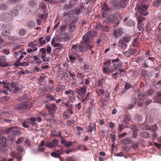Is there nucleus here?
Returning a JSON list of instances; mask_svg holds the SVG:
<instances>
[{
    "mask_svg": "<svg viewBox=\"0 0 161 161\" xmlns=\"http://www.w3.org/2000/svg\"><path fill=\"white\" fill-rule=\"evenodd\" d=\"M76 54H73L71 53H69V58L71 61L72 63H74L76 59Z\"/></svg>",
    "mask_w": 161,
    "mask_h": 161,
    "instance_id": "nucleus-23",
    "label": "nucleus"
},
{
    "mask_svg": "<svg viewBox=\"0 0 161 161\" xmlns=\"http://www.w3.org/2000/svg\"><path fill=\"white\" fill-rule=\"evenodd\" d=\"M132 141L130 137L125 138L120 141L121 143L124 145H128L132 143Z\"/></svg>",
    "mask_w": 161,
    "mask_h": 161,
    "instance_id": "nucleus-17",
    "label": "nucleus"
},
{
    "mask_svg": "<svg viewBox=\"0 0 161 161\" xmlns=\"http://www.w3.org/2000/svg\"><path fill=\"white\" fill-rule=\"evenodd\" d=\"M11 12L15 16H17L19 14V11L17 9L13 8L11 10Z\"/></svg>",
    "mask_w": 161,
    "mask_h": 161,
    "instance_id": "nucleus-36",
    "label": "nucleus"
},
{
    "mask_svg": "<svg viewBox=\"0 0 161 161\" xmlns=\"http://www.w3.org/2000/svg\"><path fill=\"white\" fill-rule=\"evenodd\" d=\"M137 50L136 48H130L127 51L124 53L125 56L126 58H129L131 55H133L137 52Z\"/></svg>",
    "mask_w": 161,
    "mask_h": 161,
    "instance_id": "nucleus-7",
    "label": "nucleus"
},
{
    "mask_svg": "<svg viewBox=\"0 0 161 161\" xmlns=\"http://www.w3.org/2000/svg\"><path fill=\"white\" fill-rule=\"evenodd\" d=\"M130 120V116L127 114H125L124 116V121L128 123Z\"/></svg>",
    "mask_w": 161,
    "mask_h": 161,
    "instance_id": "nucleus-52",
    "label": "nucleus"
},
{
    "mask_svg": "<svg viewBox=\"0 0 161 161\" xmlns=\"http://www.w3.org/2000/svg\"><path fill=\"white\" fill-rule=\"evenodd\" d=\"M20 0H9L7 1V3L9 4H14L18 3Z\"/></svg>",
    "mask_w": 161,
    "mask_h": 161,
    "instance_id": "nucleus-44",
    "label": "nucleus"
},
{
    "mask_svg": "<svg viewBox=\"0 0 161 161\" xmlns=\"http://www.w3.org/2000/svg\"><path fill=\"white\" fill-rule=\"evenodd\" d=\"M81 97V101L82 103H84L87 100H88V99L87 97L85 95H80Z\"/></svg>",
    "mask_w": 161,
    "mask_h": 161,
    "instance_id": "nucleus-45",
    "label": "nucleus"
},
{
    "mask_svg": "<svg viewBox=\"0 0 161 161\" xmlns=\"http://www.w3.org/2000/svg\"><path fill=\"white\" fill-rule=\"evenodd\" d=\"M73 114V110L66 109L63 113V116L64 119H68L70 118L71 115H72Z\"/></svg>",
    "mask_w": 161,
    "mask_h": 161,
    "instance_id": "nucleus-15",
    "label": "nucleus"
},
{
    "mask_svg": "<svg viewBox=\"0 0 161 161\" xmlns=\"http://www.w3.org/2000/svg\"><path fill=\"white\" fill-rule=\"evenodd\" d=\"M148 7L147 4H144L142 2H140L136 5V9L141 16H146L148 14V12L147 11Z\"/></svg>",
    "mask_w": 161,
    "mask_h": 161,
    "instance_id": "nucleus-1",
    "label": "nucleus"
},
{
    "mask_svg": "<svg viewBox=\"0 0 161 161\" xmlns=\"http://www.w3.org/2000/svg\"><path fill=\"white\" fill-rule=\"evenodd\" d=\"M111 68H109L108 66H103V73L106 74H108L110 73L111 69Z\"/></svg>",
    "mask_w": 161,
    "mask_h": 161,
    "instance_id": "nucleus-22",
    "label": "nucleus"
},
{
    "mask_svg": "<svg viewBox=\"0 0 161 161\" xmlns=\"http://www.w3.org/2000/svg\"><path fill=\"white\" fill-rule=\"evenodd\" d=\"M0 143L2 146L6 147L8 145L6 142V138L3 136L0 137Z\"/></svg>",
    "mask_w": 161,
    "mask_h": 161,
    "instance_id": "nucleus-21",
    "label": "nucleus"
},
{
    "mask_svg": "<svg viewBox=\"0 0 161 161\" xmlns=\"http://www.w3.org/2000/svg\"><path fill=\"white\" fill-rule=\"evenodd\" d=\"M75 20H74L67 25L68 31L70 32H72L76 30V25L75 24Z\"/></svg>",
    "mask_w": 161,
    "mask_h": 161,
    "instance_id": "nucleus-12",
    "label": "nucleus"
},
{
    "mask_svg": "<svg viewBox=\"0 0 161 161\" xmlns=\"http://www.w3.org/2000/svg\"><path fill=\"white\" fill-rule=\"evenodd\" d=\"M111 5L115 9H120L125 8L126 5L124 2L121 0H111L110 1Z\"/></svg>",
    "mask_w": 161,
    "mask_h": 161,
    "instance_id": "nucleus-2",
    "label": "nucleus"
},
{
    "mask_svg": "<svg viewBox=\"0 0 161 161\" xmlns=\"http://www.w3.org/2000/svg\"><path fill=\"white\" fill-rule=\"evenodd\" d=\"M156 0V1L154 3V6L157 7L161 4V0Z\"/></svg>",
    "mask_w": 161,
    "mask_h": 161,
    "instance_id": "nucleus-60",
    "label": "nucleus"
},
{
    "mask_svg": "<svg viewBox=\"0 0 161 161\" xmlns=\"http://www.w3.org/2000/svg\"><path fill=\"white\" fill-rule=\"evenodd\" d=\"M151 52L150 50L147 49L145 52V54H144L143 56L147 57L151 55Z\"/></svg>",
    "mask_w": 161,
    "mask_h": 161,
    "instance_id": "nucleus-54",
    "label": "nucleus"
},
{
    "mask_svg": "<svg viewBox=\"0 0 161 161\" xmlns=\"http://www.w3.org/2000/svg\"><path fill=\"white\" fill-rule=\"evenodd\" d=\"M93 47V46L91 44H87L81 42L78 46V50H77V51L83 53L86 51L87 50H91Z\"/></svg>",
    "mask_w": 161,
    "mask_h": 161,
    "instance_id": "nucleus-3",
    "label": "nucleus"
},
{
    "mask_svg": "<svg viewBox=\"0 0 161 161\" xmlns=\"http://www.w3.org/2000/svg\"><path fill=\"white\" fill-rule=\"evenodd\" d=\"M47 12H46V14H45L44 13L43 14H38V16L39 18H40L42 19H44L45 17L46 18H47Z\"/></svg>",
    "mask_w": 161,
    "mask_h": 161,
    "instance_id": "nucleus-55",
    "label": "nucleus"
},
{
    "mask_svg": "<svg viewBox=\"0 0 161 161\" xmlns=\"http://www.w3.org/2000/svg\"><path fill=\"white\" fill-rule=\"evenodd\" d=\"M30 122H28V119L26 120H25L22 123V126L25 128H28L29 127V124Z\"/></svg>",
    "mask_w": 161,
    "mask_h": 161,
    "instance_id": "nucleus-42",
    "label": "nucleus"
},
{
    "mask_svg": "<svg viewBox=\"0 0 161 161\" xmlns=\"http://www.w3.org/2000/svg\"><path fill=\"white\" fill-rule=\"evenodd\" d=\"M9 85H10L11 87L10 88V89L12 90V92L14 93H16L20 90L19 86L14 82H12Z\"/></svg>",
    "mask_w": 161,
    "mask_h": 161,
    "instance_id": "nucleus-10",
    "label": "nucleus"
},
{
    "mask_svg": "<svg viewBox=\"0 0 161 161\" xmlns=\"http://www.w3.org/2000/svg\"><path fill=\"white\" fill-rule=\"evenodd\" d=\"M26 32V31L25 29H21L19 31V34L20 36L25 35Z\"/></svg>",
    "mask_w": 161,
    "mask_h": 161,
    "instance_id": "nucleus-38",
    "label": "nucleus"
},
{
    "mask_svg": "<svg viewBox=\"0 0 161 161\" xmlns=\"http://www.w3.org/2000/svg\"><path fill=\"white\" fill-rule=\"evenodd\" d=\"M46 106L48 109L49 112H54L57 109L56 105L54 103L46 105Z\"/></svg>",
    "mask_w": 161,
    "mask_h": 161,
    "instance_id": "nucleus-18",
    "label": "nucleus"
},
{
    "mask_svg": "<svg viewBox=\"0 0 161 161\" xmlns=\"http://www.w3.org/2000/svg\"><path fill=\"white\" fill-rule=\"evenodd\" d=\"M105 82V80L103 78H102L101 79H99L98 81V86L102 87L103 86V83Z\"/></svg>",
    "mask_w": 161,
    "mask_h": 161,
    "instance_id": "nucleus-31",
    "label": "nucleus"
},
{
    "mask_svg": "<svg viewBox=\"0 0 161 161\" xmlns=\"http://www.w3.org/2000/svg\"><path fill=\"white\" fill-rule=\"evenodd\" d=\"M103 66L109 67L111 64V61L110 60L108 59L105 62Z\"/></svg>",
    "mask_w": 161,
    "mask_h": 161,
    "instance_id": "nucleus-59",
    "label": "nucleus"
},
{
    "mask_svg": "<svg viewBox=\"0 0 161 161\" xmlns=\"http://www.w3.org/2000/svg\"><path fill=\"white\" fill-rule=\"evenodd\" d=\"M66 161H75V158L73 156L67 158L66 159Z\"/></svg>",
    "mask_w": 161,
    "mask_h": 161,
    "instance_id": "nucleus-64",
    "label": "nucleus"
},
{
    "mask_svg": "<svg viewBox=\"0 0 161 161\" xmlns=\"http://www.w3.org/2000/svg\"><path fill=\"white\" fill-rule=\"evenodd\" d=\"M51 155V156L55 158H60L59 154L55 152L52 153Z\"/></svg>",
    "mask_w": 161,
    "mask_h": 161,
    "instance_id": "nucleus-49",
    "label": "nucleus"
},
{
    "mask_svg": "<svg viewBox=\"0 0 161 161\" xmlns=\"http://www.w3.org/2000/svg\"><path fill=\"white\" fill-rule=\"evenodd\" d=\"M102 11H107L109 12L112 10V9L108 7L106 3H104L103 5L102 6Z\"/></svg>",
    "mask_w": 161,
    "mask_h": 161,
    "instance_id": "nucleus-26",
    "label": "nucleus"
},
{
    "mask_svg": "<svg viewBox=\"0 0 161 161\" xmlns=\"http://www.w3.org/2000/svg\"><path fill=\"white\" fill-rule=\"evenodd\" d=\"M108 11H103L102 13V16L104 18H106L108 17Z\"/></svg>",
    "mask_w": 161,
    "mask_h": 161,
    "instance_id": "nucleus-63",
    "label": "nucleus"
},
{
    "mask_svg": "<svg viewBox=\"0 0 161 161\" xmlns=\"http://www.w3.org/2000/svg\"><path fill=\"white\" fill-rule=\"evenodd\" d=\"M123 150L126 152H129L131 150V147L126 146H123L122 147Z\"/></svg>",
    "mask_w": 161,
    "mask_h": 161,
    "instance_id": "nucleus-46",
    "label": "nucleus"
},
{
    "mask_svg": "<svg viewBox=\"0 0 161 161\" xmlns=\"http://www.w3.org/2000/svg\"><path fill=\"white\" fill-rule=\"evenodd\" d=\"M84 80L83 78L77 80H76V81L78 82V85H83L84 83Z\"/></svg>",
    "mask_w": 161,
    "mask_h": 161,
    "instance_id": "nucleus-53",
    "label": "nucleus"
},
{
    "mask_svg": "<svg viewBox=\"0 0 161 161\" xmlns=\"http://www.w3.org/2000/svg\"><path fill=\"white\" fill-rule=\"evenodd\" d=\"M74 14L77 16L80 13V8L79 7H76L72 10Z\"/></svg>",
    "mask_w": 161,
    "mask_h": 161,
    "instance_id": "nucleus-28",
    "label": "nucleus"
},
{
    "mask_svg": "<svg viewBox=\"0 0 161 161\" xmlns=\"http://www.w3.org/2000/svg\"><path fill=\"white\" fill-rule=\"evenodd\" d=\"M40 7L42 9L43 13L46 14V12H47V10L46 9V5L45 3L43 2H42L40 4Z\"/></svg>",
    "mask_w": 161,
    "mask_h": 161,
    "instance_id": "nucleus-30",
    "label": "nucleus"
},
{
    "mask_svg": "<svg viewBox=\"0 0 161 161\" xmlns=\"http://www.w3.org/2000/svg\"><path fill=\"white\" fill-rule=\"evenodd\" d=\"M136 103V101L134 100L133 104H129L127 106V108L130 109L133 108L134 106H135Z\"/></svg>",
    "mask_w": 161,
    "mask_h": 161,
    "instance_id": "nucleus-51",
    "label": "nucleus"
},
{
    "mask_svg": "<svg viewBox=\"0 0 161 161\" xmlns=\"http://www.w3.org/2000/svg\"><path fill=\"white\" fill-rule=\"evenodd\" d=\"M118 46L122 50H124L127 47V44L124 42L122 40L119 41Z\"/></svg>",
    "mask_w": 161,
    "mask_h": 161,
    "instance_id": "nucleus-19",
    "label": "nucleus"
},
{
    "mask_svg": "<svg viewBox=\"0 0 161 161\" xmlns=\"http://www.w3.org/2000/svg\"><path fill=\"white\" fill-rule=\"evenodd\" d=\"M43 38V37H40L38 39V41L39 42L40 44L41 45L43 44L45 42V40H42Z\"/></svg>",
    "mask_w": 161,
    "mask_h": 161,
    "instance_id": "nucleus-61",
    "label": "nucleus"
},
{
    "mask_svg": "<svg viewBox=\"0 0 161 161\" xmlns=\"http://www.w3.org/2000/svg\"><path fill=\"white\" fill-rule=\"evenodd\" d=\"M8 8V6L6 4L2 3L0 4V10L4 11Z\"/></svg>",
    "mask_w": 161,
    "mask_h": 161,
    "instance_id": "nucleus-39",
    "label": "nucleus"
},
{
    "mask_svg": "<svg viewBox=\"0 0 161 161\" xmlns=\"http://www.w3.org/2000/svg\"><path fill=\"white\" fill-rule=\"evenodd\" d=\"M155 93V91L153 89H150L147 92V93L149 95H151Z\"/></svg>",
    "mask_w": 161,
    "mask_h": 161,
    "instance_id": "nucleus-62",
    "label": "nucleus"
},
{
    "mask_svg": "<svg viewBox=\"0 0 161 161\" xmlns=\"http://www.w3.org/2000/svg\"><path fill=\"white\" fill-rule=\"evenodd\" d=\"M59 140L57 139H54L52 140V142H48L46 144V146L49 148H53L57 146Z\"/></svg>",
    "mask_w": 161,
    "mask_h": 161,
    "instance_id": "nucleus-13",
    "label": "nucleus"
},
{
    "mask_svg": "<svg viewBox=\"0 0 161 161\" xmlns=\"http://www.w3.org/2000/svg\"><path fill=\"white\" fill-rule=\"evenodd\" d=\"M10 155L11 156L13 157H15L18 160V161H20L21 160L20 157H16L15 153L14 152H13L10 153Z\"/></svg>",
    "mask_w": 161,
    "mask_h": 161,
    "instance_id": "nucleus-57",
    "label": "nucleus"
},
{
    "mask_svg": "<svg viewBox=\"0 0 161 161\" xmlns=\"http://www.w3.org/2000/svg\"><path fill=\"white\" fill-rule=\"evenodd\" d=\"M68 18L70 19H72V21L74 20L76 21V15L74 14L72 10L69 11L68 13Z\"/></svg>",
    "mask_w": 161,
    "mask_h": 161,
    "instance_id": "nucleus-20",
    "label": "nucleus"
},
{
    "mask_svg": "<svg viewBox=\"0 0 161 161\" xmlns=\"http://www.w3.org/2000/svg\"><path fill=\"white\" fill-rule=\"evenodd\" d=\"M51 43L52 45L53 46L55 47H56L60 45V44L56 43L55 42V41L54 38H53L52 39V40L51 41Z\"/></svg>",
    "mask_w": 161,
    "mask_h": 161,
    "instance_id": "nucleus-47",
    "label": "nucleus"
},
{
    "mask_svg": "<svg viewBox=\"0 0 161 161\" xmlns=\"http://www.w3.org/2000/svg\"><path fill=\"white\" fill-rule=\"evenodd\" d=\"M123 34V31L120 29H117L114 30L113 35L115 37L119 38Z\"/></svg>",
    "mask_w": 161,
    "mask_h": 161,
    "instance_id": "nucleus-14",
    "label": "nucleus"
},
{
    "mask_svg": "<svg viewBox=\"0 0 161 161\" xmlns=\"http://www.w3.org/2000/svg\"><path fill=\"white\" fill-rule=\"evenodd\" d=\"M133 87V86L129 83L128 82H125V86L124 88L126 90H128L130 88H132Z\"/></svg>",
    "mask_w": 161,
    "mask_h": 161,
    "instance_id": "nucleus-37",
    "label": "nucleus"
},
{
    "mask_svg": "<svg viewBox=\"0 0 161 161\" xmlns=\"http://www.w3.org/2000/svg\"><path fill=\"white\" fill-rule=\"evenodd\" d=\"M62 38L66 41H69L70 39V37L67 33H64L62 36Z\"/></svg>",
    "mask_w": 161,
    "mask_h": 161,
    "instance_id": "nucleus-32",
    "label": "nucleus"
},
{
    "mask_svg": "<svg viewBox=\"0 0 161 161\" xmlns=\"http://www.w3.org/2000/svg\"><path fill=\"white\" fill-rule=\"evenodd\" d=\"M132 45L134 47H137L139 45V39L135 38L132 42Z\"/></svg>",
    "mask_w": 161,
    "mask_h": 161,
    "instance_id": "nucleus-34",
    "label": "nucleus"
},
{
    "mask_svg": "<svg viewBox=\"0 0 161 161\" xmlns=\"http://www.w3.org/2000/svg\"><path fill=\"white\" fill-rule=\"evenodd\" d=\"M76 77L80 79H83L84 77V74L80 72H78L76 74Z\"/></svg>",
    "mask_w": 161,
    "mask_h": 161,
    "instance_id": "nucleus-48",
    "label": "nucleus"
},
{
    "mask_svg": "<svg viewBox=\"0 0 161 161\" xmlns=\"http://www.w3.org/2000/svg\"><path fill=\"white\" fill-rule=\"evenodd\" d=\"M119 16V15L118 12H116L113 15H110L109 16L108 18L109 21L112 23H114L118 20Z\"/></svg>",
    "mask_w": 161,
    "mask_h": 161,
    "instance_id": "nucleus-9",
    "label": "nucleus"
},
{
    "mask_svg": "<svg viewBox=\"0 0 161 161\" xmlns=\"http://www.w3.org/2000/svg\"><path fill=\"white\" fill-rule=\"evenodd\" d=\"M87 132L92 133L94 129L95 131L96 130V125L95 123H90V124L87 127Z\"/></svg>",
    "mask_w": 161,
    "mask_h": 161,
    "instance_id": "nucleus-16",
    "label": "nucleus"
},
{
    "mask_svg": "<svg viewBox=\"0 0 161 161\" xmlns=\"http://www.w3.org/2000/svg\"><path fill=\"white\" fill-rule=\"evenodd\" d=\"M92 34L88 33L85 34L83 36V39L81 42L88 44H92Z\"/></svg>",
    "mask_w": 161,
    "mask_h": 161,
    "instance_id": "nucleus-5",
    "label": "nucleus"
},
{
    "mask_svg": "<svg viewBox=\"0 0 161 161\" xmlns=\"http://www.w3.org/2000/svg\"><path fill=\"white\" fill-rule=\"evenodd\" d=\"M86 87L85 86H83L82 87L80 88V90L78 89L80 91V92L79 93V95H85L86 91Z\"/></svg>",
    "mask_w": 161,
    "mask_h": 161,
    "instance_id": "nucleus-25",
    "label": "nucleus"
},
{
    "mask_svg": "<svg viewBox=\"0 0 161 161\" xmlns=\"http://www.w3.org/2000/svg\"><path fill=\"white\" fill-rule=\"evenodd\" d=\"M13 19V15L8 13H3L0 15V20L6 23L12 21Z\"/></svg>",
    "mask_w": 161,
    "mask_h": 161,
    "instance_id": "nucleus-4",
    "label": "nucleus"
},
{
    "mask_svg": "<svg viewBox=\"0 0 161 161\" xmlns=\"http://www.w3.org/2000/svg\"><path fill=\"white\" fill-rule=\"evenodd\" d=\"M123 42H125L126 43H128L131 40V37L130 36H125L123 37Z\"/></svg>",
    "mask_w": 161,
    "mask_h": 161,
    "instance_id": "nucleus-40",
    "label": "nucleus"
},
{
    "mask_svg": "<svg viewBox=\"0 0 161 161\" xmlns=\"http://www.w3.org/2000/svg\"><path fill=\"white\" fill-rule=\"evenodd\" d=\"M147 97V95L145 93H139L137 96L138 98L140 100H143L146 99Z\"/></svg>",
    "mask_w": 161,
    "mask_h": 161,
    "instance_id": "nucleus-24",
    "label": "nucleus"
},
{
    "mask_svg": "<svg viewBox=\"0 0 161 161\" xmlns=\"http://www.w3.org/2000/svg\"><path fill=\"white\" fill-rule=\"evenodd\" d=\"M131 143L132 144V145L131 146V148L135 150H137L139 149V147L137 143H135L134 141H132V143Z\"/></svg>",
    "mask_w": 161,
    "mask_h": 161,
    "instance_id": "nucleus-33",
    "label": "nucleus"
},
{
    "mask_svg": "<svg viewBox=\"0 0 161 161\" xmlns=\"http://www.w3.org/2000/svg\"><path fill=\"white\" fill-rule=\"evenodd\" d=\"M64 94L65 95H68L69 94H71L72 95L74 96L75 95V92L70 89H69L65 91L64 92Z\"/></svg>",
    "mask_w": 161,
    "mask_h": 161,
    "instance_id": "nucleus-43",
    "label": "nucleus"
},
{
    "mask_svg": "<svg viewBox=\"0 0 161 161\" xmlns=\"http://www.w3.org/2000/svg\"><path fill=\"white\" fill-rule=\"evenodd\" d=\"M124 25L128 27H132L135 25L134 21L129 17L125 18L124 19Z\"/></svg>",
    "mask_w": 161,
    "mask_h": 161,
    "instance_id": "nucleus-8",
    "label": "nucleus"
},
{
    "mask_svg": "<svg viewBox=\"0 0 161 161\" xmlns=\"http://www.w3.org/2000/svg\"><path fill=\"white\" fill-rule=\"evenodd\" d=\"M27 107V104L26 102L22 103L15 105L14 108L19 113H22L25 108Z\"/></svg>",
    "mask_w": 161,
    "mask_h": 161,
    "instance_id": "nucleus-6",
    "label": "nucleus"
},
{
    "mask_svg": "<svg viewBox=\"0 0 161 161\" xmlns=\"http://www.w3.org/2000/svg\"><path fill=\"white\" fill-rule=\"evenodd\" d=\"M64 87L63 86L61 85L57 86L55 89V90L57 92H61L62 90L64 91Z\"/></svg>",
    "mask_w": 161,
    "mask_h": 161,
    "instance_id": "nucleus-29",
    "label": "nucleus"
},
{
    "mask_svg": "<svg viewBox=\"0 0 161 161\" xmlns=\"http://www.w3.org/2000/svg\"><path fill=\"white\" fill-rule=\"evenodd\" d=\"M7 59L5 56H2L0 57V67H6L9 66L8 63L7 62Z\"/></svg>",
    "mask_w": 161,
    "mask_h": 161,
    "instance_id": "nucleus-11",
    "label": "nucleus"
},
{
    "mask_svg": "<svg viewBox=\"0 0 161 161\" xmlns=\"http://www.w3.org/2000/svg\"><path fill=\"white\" fill-rule=\"evenodd\" d=\"M113 65L114 68H116L118 69L121 67L122 66V64L119 61L118 62H115L114 64H113Z\"/></svg>",
    "mask_w": 161,
    "mask_h": 161,
    "instance_id": "nucleus-41",
    "label": "nucleus"
},
{
    "mask_svg": "<svg viewBox=\"0 0 161 161\" xmlns=\"http://www.w3.org/2000/svg\"><path fill=\"white\" fill-rule=\"evenodd\" d=\"M118 74V72H116L115 73H111V75L113 79L116 80L117 77V75Z\"/></svg>",
    "mask_w": 161,
    "mask_h": 161,
    "instance_id": "nucleus-58",
    "label": "nucleus"
},
{
    "mask_svg": "<svg viewBox=\"0 0 161 161\" xmlns=\"http://www.w3.org/2000/svg\"><path fill=\"white\" fill-rule=\"evenodd\" d=\"M158 129V127L156 125L154 124L150 126V129L153 132H154Z\"/></svg>",
    "mask_w": 161,
    "mask_h": 161,
    "instance_id": "nucleus-50",
    "label": "nucleus"
},
{
    "mask_svg": "<svg viewBox=\"0 0 161 161\" xmlns=\"http://www.w3.org/2000/svg\"><path fill=\"white\" fill-rule=\"evenodd\" d=\"M20 61L21 60L18 58L14 64V65L16 67H18L20 65Z\"/></svg>",
    "mask_w": 161,
    "mask_h": 161,
    "instance_id": "nucleus-56",
    "label": "nucleus"
},
{
    "mask_svg": "<svg viewBox=\"0 0 161 161\" xmlns=\"http://www.w3.org/2000/svg\"><path fill=\"white\" fill-rule=\"evenodd\" d=\"M140 135L142 137L146 138H149L150 136L149 134L146 131H143L141 132Z\"/></svg>",
    "mask_w": 161,
    "mask_h": 161,
    "instance_id": "nucleus-27",
    "label": "nucleus"
},
{
    "mask_svg": "<svg viewBox=\"0 0 161 161\" xmlns=\"http://www.w3.org/2000/svg\"><path fill=\"white\" fill-rule=\"evenodd\" d=\"M28 95L27 94H25L23 96L18 98V100L20 101H24V102H26L27 101H25V100L27 99L28 98Z\"/></svg>",
    "mask_w": 161,
    "mask_h": 161,
    "instance_id": "nucleus-35",
    "label": "nucleus"
}]
</instances>
